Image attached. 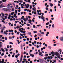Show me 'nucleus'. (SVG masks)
<instances>
[{
    "instance_id": "nucleus-1",
    "label": "nucleus",
    "mask_w": 63,
    "mask_h": 63,
    "mask_svg": "<svg viewBox=\"0 0 63 63\" xmlns=\"http://www.w3.org/2000/svg\"><path fill=\"white\" fill-rule=\"evenodd\" d=\"M22 57H23V56L22 55H21V58L20 59V61L19 63H21V61H22Z\"/></svg>"
},
{
    "instance_id": "nucleus-2",
    "label": "nucleus",
    "mask_w": 63,
    "mask_h": 63,
    "mask_svg": "<svg viewBox=\"0 0 63 63\" xmlns=\"http://www.w3.org/2000/svg\"><path fill=\"white\" fill-rule=\"evenodd\" d=\"M55 55L56 56H58V55H59L60 54H59V53L58 52H56L55 53Z\"/></svg>"
},
{
    "instance_id": "nucleus-3",
    "label": "nucleus",
    "mask_w": 63,
    "mask_h": 63,
    "mask_svg": "<svg viewBox=\"0 0 63 63\" xmlns=\"http://www.w3.org/2000/svg\"><path fill=\"white\" fill-rule=\"evenodd\" d=\"M39 55H41V56H43V55L42 54V53L41 52H40L39 53Z\"/></svg>"
},
{
    "instance_id": "nucleus-4",
    "label": "nucleus",
    "mask_w": 63,
    "mask_h": 63,
    "mask_svg": "<svg viewBox=\"0 0 63 63\" xmlns=\"http://www.w3.org/2000/svg\"><path fill=\"white\" fill-rule=\"evenodd\" d=\"M41 18V19H45V17L44 16V15H42Z\"/></svg>"
},
{
    "instance_id": "nucleus-5",
    "label": "nucleus",
    "mask_w": 63,
    "mask_h": 63,
    "mask_svg": "<svg viewBox=\"0 0 63 63\" xmlns=\"http://www.w3.org/2000/svg\"><path fill=\"white\" fill-rule=\"evenodd\" d=\"M60 40L62 42L63 41V37H61L60 38Z\"/></svg>"
},
{
    "instance_id": "nucleus-6",
    "label": "nucleus",
    "mask_w": 63,
    "mask_h": 63,
    "mask_svg": "<svg viewBox=\"0 0 63 63\" xmlns=\"http://www.w3.org/2000/svg\"><path fill=\"white\" fill-rule=\"evenodd\" d=\"M30 56H32V57H33L34 56V54H30Z\"/></svg>"
},
{
    "instance_id": "nucleus-7",
    "label": "nucleus",
    "mask_w": 63,
    "mask_h": 63,
    "mask_svg": "<svg viewBox=\"0 0 63 63\" xmlns=\"http://www.w3.org/2000/svg\"><path fill=\"white\" fill-rule=\"evenodd\" d=\"M59 50L60 51V54H61V52H62V50L60 49H59Z\"/></svg>"
},
{
    "instance_id": "nucleus-8",
    "label": "nucleus",
    "mask_w": 63,
    "mask_h": 63,
    "mask_svg": "<svg viewBox=\"0 0 63 63\" xmlns=\"http://www.w3.org/2000/svg\"><path fill=\"white\" fill-rule=\"evenodd\" d=\"M57 57L58 58H59L60 59H61V57H60V55H59Z\"/></svg>"
},
{
    "instance_id": "nucleus-9",
    "label": "nucleus",
    "mask_w": 63,
    "mask_h": 63,
    "mask_svg": "<svg viewBox=\"0 0 63 63\" xmlns=\"http://www.w3.org/2000/svg\"><path fill=\"white\" fill-rule=\"evenodd\" d=\"M1 49L2 51H3V52H5V51H4V49H3V48H2Z\"/></svg>"
},
{
    "instance_id": "nucleus-10",
    "label": "nucleus",
    "mask_w": 63,
    "mask_h": 63,
    "mask_svg": "<svg viewBox=\"0 0 63 63\" xmlns=\"http://www.w3.org/2000/svg\"><path fill=\"white\" fill-rule=\"evenodd\" d=\"M38 35V36H40V37H42V35H41V34H40V33H38L37 34Z\"/></svg>"
},
{
    "instance_id": "nucleus-11",
    "label": "nucleus",
    "mask_w": 63,
    "mask_h": 63,
    "mask_svg": "<svg viewBox=\"0 0 63 63\" xmlns=\"http://www.w3.org/2000/svg\"><path fill=\"white\" fill-rule=\"evenodd\" d=\"M18 1L20 3H22V2H23V0H20V1L19 0H18Z\"/></svg>"
},
{
    "instance_id": "nucleus-12",
    "label": "nucleus",
    "mask_w": 63,
    "mask_h": 63,
    "mask_svg": "<svg viewBox=\"0 0 63 63\" xmlns=\"http://www.w3.org/2000/svg\"><path fill=\"white\" fill-rule=\"evenodd\" d=\"M0 29H1V30H4L5 29H4V28H0Z\"/></svg>"
},
{
    "instance_id": "nucleus-13",
    "label": "nucleus",
    "mask_w": 63,
    "mask_h": 63,
    "mask_svg": "<svg viewBox=\"0 0 63 63\" xmlns=\"http://www.w3.org/2000/svg\"><path fill=\"white\" fill-rule=\"evenodd\" d=\"M50 4L51 7H52V6L53 5V4L51 3H50Z\"/></svg>"
},
{
    "instance_id": "nucleus-14",
    "label": "nucleus",
    "mask_w": 63,
    "mask_h": 63,
    "mask_svg": "<svg viewBox=\"0 0 63 63\" xmlns=\"http://www.w3.org/2000/svg\"><path fill=\"white\" fill-rule=\"evenodd\" d=\"M13 7L12 6H9L8 7V9H11V8H13Z\"/></svg>"
},
{
    "instance_id": "nucleus-15",
    "label": "nucleus",
    "mask_w": 63,
    "mask_h": 63,
    "mask_svg": "<svg viewBox=\"0 0 63 63\" xmlns=\"http://www.w3.org/2000/svg\"><path fill=\"white\" fill-rule=\"evenodd\" d=\"M11 16L10 15H9V17H8V19H10V18H11Z\"/></svg>"
},
{
    "instance_id": "nucleus-16",
    "label": "nucleus",
    "mask_w": 63,
    "mask_h": 63,
    "mask_svg": "<svg viewBox=\"0 0 63 63\" xmlns=\"http://www.w3.org/2000/svg\"><path fill=\"white\" fill-rule=\"evenodd\" d=\"M4 33L5 34V35H8V33H7L6 31L4 32Z\"/></svg>"
},
{
    "instance_id": "nucleus-17",
    "label": "nucleus",
    "mask_w": 63,
    "mask_h": 63,
    "mask_svg": "<svg viewBox=\"0 0 63 63\" xmlns=\"http://www.w3.org/2000/svg\"><path fill=\"white\" fill-rule=\"evenodd\" d=\"M49 22H48L47 23H46V25H48V24H49Z\"/></svg>"
},
{
    "instance_id": "nucleus-18",
    "label": "nucleus",
    "mask_w": 63,
    "mask_h": 63,
    "mask_svg": "<svg viewBox=\"0 0 63 63\" xmlns=\"http://www.w3.org/2000/svg\"><path fill=\"white\" fill-rule=\"evenodd\" d=\"M31 34V33L30 32H29L28 33V34L30 35Z\"/></svg>"
},
{
    "instance_id": "nucleus-19",
    "label": "nucleus",
    "mask_w": 63,
    "mask_h": 63,
    "mask_svg": "<svg viewBox=\"0 0 63 63\" xmlns=\"http://www.w3.org/2000/svg\"><path fill=\"white\" fill-rule=\"evenodd\" d=\"M10 10H9V9H7L6 10H4V12H7V11H10Z\"/></svg>"
},
{
    "instance_id": "nucleus-20",
    "label": "nucleus",
    "mask_w": 63,
    "mask_h": 63,
    "mask_svg": "<svg viewBox=\"0 0 63 63\" xmlns=\"http://www.w3.org/2000/svg\"><path fill=\"white\" fill-rule=\"evenodd\" d=\"M39 60H40V62H42V61H43V60H42V59H39Z\"/></svg>"
},
{
    "instance_id": "nucleus-21",
    "label": "nucleus",
    "mask_w": 63,
    "mask_h": 63,
    "mask_svg": "<svg viewBox=\"0 0 63 63\" xmlns=\"http://www.w3.org/2000/svg\"><path fill=\"white\" fill-rule=\"evenodd\" d=\"M32 10H33V11H35V10H36V8L34 7L33 8H32Z\"/></svg>"
},
{
    "instance_id": "nucleus-22",
    "label": "nucleus",
    "mask_w": 63,
    "mask_h": 63,
    "mask_svg": "<svg viewBox=\"0 0 63 63\" xmlns=\"http://www.w3.org/2000/svg\"><path fill=\"white\" fill-rule=\"evenodd\" d=\"M7 0H2V1L3 2H6Z\"/></svg>"
},
{
    "instance_id": "nucleus-23",
    "label": "nucleus",
    "mask_w": 63,
    "mask_h": 63,
    "mask_svg": "<svg viewBox=\"0 0 63 63\" xmlns=\"http://www.w3.org/2000/svg\"><path fill=\"white\" fill-rule=\"evenodd\" d=\"M15 12V13L16 14H17V10H16Z\"/></svg>"
},
{
    "instance_id": "nucleus-24",
    "label": "nucleus",
    "mask_w": 63,
    "mask_h": 63,
    "mask_svg": "<svg viewBox=\"0 0 63 63\" xmlns=\"http://www.w3.org/2000/svg\"><path fill=\"white\" fill-rule=\"evenodd\" d=\"M23 20L25 21H26V18H23Z\"/></svg>"
},
{
    "instance_id": "nucleus-25",
    "label": "nucleus",
    "mask_w": 63,
    "mask_h": 63,
    "mask_svg": "<svg viewBox=\"0 0 63 63\" xmlns=\"http://www.w3.org/2000/svg\"><path fill=\"white\" fill-rule=\"evenodd\" d=\"M3 5V4H1L0 5V8H2V5Z\"/></svg>"
},
{
    "instance_id": "nucleus-26",
    "label": "nucleus",
    "mask_w": 63,
    "mask_h": 63,
    "mask_svg": "<svg viewBox=\"0 0 63 63\" xmlns=\"http://www.w3.org/2000/svg\"><path fill=\"white\" fill-rule=\"evenodd\" d=\"M30 10H31V9H32V5H30Z\"/></svg>"
},
{
    "instance_id": "nucleus-27",
    "label": "nucleus",
    "mask_w": 63,
    "mask_h": 63,
    "mask_svg": "<svg viewBox=\"0 0 63 63\" xmlns=\"http://www.w3.org/2000/svg\"><path fill=\"white\" fill-rule=\"evenodd\" d=\"M48 48H49L50 49H51V47L50 46H48Z\"/></svg>"
},
{
    "instance_id": "nucleus-28",
    "label": "nucleus",
    "mask_w": 63,
    "mask_h": 63,
    "mask_svg": "<svg viewBox=\"0 0 63 63\" xmlns=\"http://www.w3.org/2000/svg\"><path fill=\"white\" fill-rule=\"evenodd\" d=\"M52 27L53 28H54V24H53L52 25Z\"/></svg>"
},
{
    "instance_id": "nucleus-29",
    "label": "nucleus",
    "mask_w": 63,
    "mask_h": 63,
    "mask_svg": "<svg viewBox=\"0 0 63 63\" xmlns=\"http://www.w3.org/2000/svg\"><path fill=\"white\" fill-rule=\"evenodd\" d=\"M33 32L34 33H37V31L36 32L35 31H34Z\"/></svg>"
},
{
    "instance_id": "nucleus-30",
    "label": "nucleus",
    "mask_w": 63,
    "mask_h": 63,
    "mask_svg": "<svg viewBox=\"0 0 63 63\" xmlns=\"http://www.w3.org/2000/svg\"><path fill=\"white\" fill-rule=\"evenodd\" d=\"M23 18H24V16H22V17H21V19H23Z\"/></svg>"
},
{
    "instance_id": "nucleus-31",
    "label": "nucleus",
    "mask_w": 63,
    "mask_h": 63,
    "mask_svg": "<svg viewBox=\"0 0 63 63\" xmlns=\"http://www.w3.org/2000/svg\"><path fill=\"white\" fill-rule=\"evenodd\" d=\"M14 17H15V16H16V14H14Z\"/></svg>"
},
{
    "instance_id": "nucleus-32",
    "label": "nucleus",
    "mask_w": 63,
    "mask_h": 63,
    "mask_svg": "<svg viewBox=\"0 0 63 63\" xmlns=\"http://www.w3.org/2000/svg\"><path fill=\"white\" fill-rule=\"evenodd\" d=\"M2 47V44H0V48H1V47Z\"/></svg>"
},
{
    "instance_id": "nucleus-33",
    "label": "nucleus",
    "mask_w": 63,
    "mask_h": 63,
    "mask_svg": "<svg viewBox=\"0 0 63 63\" xmlns=\"http://www.w3.org/2000/svg\"><path fill=\"white\" fill-rule=\"evenodd\" d=\"M13 48L10 49L9 50L10 51H11V50H13Z\"/></svg>"
},
{
    "instance_id": "nucleus-34",
    "label": "nucleus",
    "mask_w": 63,
    "mask_h": 63,
    "mask_svg": "<svg viewBox=\"0 0 63 63\" xmlns=\"http://www.w3.org/2000/svg\"><path fill=\"white\" fill-rule=\"evenodd\" d=\"M41 34H45V33L44 32H41Z\"/></svg>"
},
{
    "instance_id": "nucleus-35",
    "label": "nucleus",
    "mask_w": 63,
    "mask_h": 63,
    "mask_svg": "<svg viewBox=\"0 0 63 63\" xmlns=\"http://www.w3.org/2000/svg\"><path fill=\"white\" fill-rule=\"evenodd\" d=\"M9 44H12V45H13V42H10L9 43Z\"/></svg>"
},
{
    "instance_id": "nucleus-36",
    "label": "nucleus",
    "mask_w": 63,
    "mask_h": 63,
    "mask_svg": "<svg viewBox=\"0 0 63 63\" xmlns=\"http://www.w3.org/2000/svg\"><path fill=\"white\" fill-rule=\"evenodd\" d=\"M9 38L10 39H12V37L10 36L9 37Z\"/></svg>"
},
{
    "instance_id": "nucleus-37",
    "label": "nucleus",
    "mask_w": 63,
    "mask_h": 63,
    "mask_svg": "<svg viewBox=\"0 0 63 63\" xmlns=\"http://www.w3.org/2000/svg\"><path fill=\"white\" fill-rule=\"evenodd\" d=\"M4 39L5 40H7V37H5L4 38Z\"/></svg>"
},
{
    "instance_id": "nucleus-38",
    "label": "nucleus",
    "mask_w": 63,
    "mask_h": 63,
    "mask_svg": "<svg viewBox=\"0 0 63 63\" xmlns=\"http://www.w3.org/2000/svg\"><path fill=\"white\" fill-rule=\"evenodd\" d=\"M37 35L35 34V35H34V38H35V37H37Z\"/></svg>"
},
{
    "instance_id": "nucleus-39",
    "label": "nucleus",
    "mask_w": 63,
    "mask_h": 63,
    "mask_svg": "<svg viewBox=\"0 0 63 63\" xmlns=\"http://www.w3.org/2000/svg\"><path fill=\"white\" fill-rule=\"evenodd\" d=\"M41 26V25H37V26H38V27H39V26Z\"/></svg>"
},
{
    "instance_id": "nucleus-40",
    "label": "nucleus",
    "mask_w": 63,
    "mask_h": 63,
    "mask_svg": "<svg viewBox=\"0 0 63 63\" xmlns=\"http://www.w3.org/2000/svg\"><path fill=\"white\" fill-rule=\"evenodd\" d=\"M27 25V26H30V24H28L27 25Z\"/></svg>"
},
{
    "instance_id": "nucleus-41",
    "label": "nucleus",
    "mask_w": 63,
    "mask_h": 63,
    "mask_svg": "<svg viewBox=\"0 0 63 63\" xmlns=\"http://www.w3.org/2000/svg\"><path fill=\"white\" fill-rule=\"evenodd\" d=\"M48 54H45V56H48Z\"/></svg>"
},
{
    "instance_id": "nucleus-42",
    "label": "nucleus",
    "mask_w": 63,
    "mask_h": 63,
    "mask_svg": "<svg viewBox=\"0 0 63 63\" xmlns=\"http://www.w3.org/2000/svg\"><path fill=\"white\" fill-rule=\"evenodd\" d=\"M56 60H54V62H55V63H56Z\"/></svg>"
},
{
    "instance_id": "nucleus-43",
    "label": "nucleus",
    "mask_w": 63,
    "mask_h": 63,
    "mask_svg": "<svg viewBox=\"0 0 63 63\" xmlns=\"http://www.w3.org/2000/svg\"><path fill=\"white\" fill-rule=\"evenodd\" d=\"M15 57L16 58H17L18 57V56L17 55H15Z\"/></svg>"
},
{
    "instance_id": "nucleus-44",
    "label": "nucleus",
    "mask_w": 63,
    "mask_h": 63,
    "mask_svg": "<svg viewBox=\"0 0 63 63\" xmlns=\"http://www.w3.org/2000/svg\"><path fill=\"white\" fill-rule=\"evenodd\" d=\"M19 33L20 32H17V35H19Z\"/></svg>"
},
{
    "instance_id": "nucleus-45",
    "label": "nucleus",
    "mask_w": 63,
    "mask_h": 63,
    "mask_svg": "<svg viewBox=\"0 0 63 63\" xmlns=\"http://www.w3.org/2000/svg\"><path fill=\"white\" fill-rule=\"evenodd\" d=\"M28 21H29L30 22H32V20H30V19H29L28 20Z\"/></svg>"
},
{
    "instance_id": "nucleus-46",
    "label": "nucleus",
    "mask_w": 63,
    "mask_h": 63,
    "mask_svg": "<svg viewBox=\"0 0 63 63\" xmlns=\"http://www.w3.org/2000/svg\"><path fill=\"white\" fill-rule=\"evenodd\" d=\"M49 34V32H47V34Z\"/></svg>"
},
{
    "instance_id": "nucleus-47",
    "label": "nucleus",
    "mask_w": 63,
    "mask_h": 63,
    "mask_svg": "<svg viewBox=\"0 0 63 63\" xmlns=\"http://www.w3.org/2000/svg\"><path fill=\"white\" fill-rule=\"evenodd\" d=\"M17 62H18V63H19V62H20L19 61V60H17Z\"/></svg>"
},
{
    "instance_id": "nucleus-48",
    "label": "nucleus",
    "mask_w": 63,
    "mask_h": 63,
    "mask_svg": "<svg viewBox=\"0 0 63 63\" xmlns=\"http://www.w3.org/2000/svg\"><path fill=\"white\" fill-rule=\"evenodd\" d=\"M4 55V53H2L1 55V56H3Z\"/></svg>"
},
{
    "instance_id": "nucleus-49",
    "label": "nucleus",
    "mask_w": 63,
    "mask_h": 63,
    "mask_svg": "<svg viewBox=\"0 0 63 63\" xmlns=\"http://www.w3.org/2000/svg\"><path fill=\"white\" fill-rule=\"evenodd\" d=\"M46 11H47V10H48V8H46Z\"/></svg>"
},
{
    "instance_id": "nucleus-50",
    "label": "nucleus",
    "mask_w": 63,
    "mask_h": 63,
    "mask_svg": "<svg viewBox=\"0 0 63 63\" xmlns=\"http://www.w3.org/2000/svg\"><path fill=\"white\" fill-rule=\"evenodd\" d=\"M23 46L22 45L21 46V49H22V47H23Z\"/></svg>"
},
{
    "instance_id": "nucleus-51",
    "label": "nucleus",
    "mask_w": 63,
    "mask_h": 63,
    "mask_svg": "<svg viewBox=\"0 0 63 63\" xmlns=\"http://www.w3.org/2000/svg\"><path fill=\"white\" fill-rule=\"evenodd\" d=\"M30 60H30V59H28V61H30Z\"/></svg>"
},
{
    "instance_id": "nucleus-52",
    "label": "nucleus",
    "mask_w": 63,
    "mask_h": 63,
    "mask_svg": "<svg viewBox=\"0 0 63 63\" xmlns=\"http://www.w3.org/2000/svg\"><path fill=\"white\" fill-rule=\"evenodd\" d=\"M17 9H18V7H16L15 8V10H16Z\"/></svg>"
},
{
    "instance_id": "nucleus-53",
    "label": "nucleus",
    "mask_w": 63,
    "mask_h": 63,
    "mask_svg": "<svg viewBox=\"0 0 63 63\" xmlns=\"http://www.w3.org/2000/svg\"><path fill=\"white\" fill-rule=\"evenodd\" d=\"M10 6V4H8L7 5V7H9Z\"/></svg>"
},
{
    "instance_id": "nucleus-54",
    "label": "nucleus",
    "mask_w": 63,
    "mask_h": 63,
    "mask_svg": "<svg viewBox=\"0 0 63 63\" xmlns=\"http://www.w3.org/2000/svg\"><path fill=\"white\" fill-rule=\"evenodd\" d=\"M46 20H47V21H48V18H46Z\"/></svg>"
},
{
    "instance_id": "nucleus-55",
    "label": "nucleus",
    "mask_w": 63,
    "mask_h": 63,
    "mask_svg": "<svg viewBox=\"0 0 63 63\" xmlns=\"http://www.w3.org/2000/svg\"><path fill=\"white\" fill-rule=\"evenodd\" d=\"M36 47L37 48H39V46H38V45H37L36 46Z\"/></svg>"
},
{
    "instance_id": "nucleus-56",
    "label": "nucleus",
    "mask_w": 63,
    "mask_h": 63,
    "mask_svg": "<svg viewBox=\"0 0 63 63\" xmlns=\"http://www.w3.org/2000/svg\"><path fill=\"white\" fill-rule=\"evenodd\" d=\"M26 52H24L23 54H26Z\"/></svg>"
},
{
    "instance_id": "nucleus-57",
    "label": "nucleus",
    "mask_w": 63,
    "mask_h": 63,
    "mask_svg": "<svg viewBox=\"0 0 63 63\" xmlns=\"http://www.w3.org/2000/svg\"><path fill=\"white\" fill-rule=\"evenodd\" d=\"M2 61H3V62H4V59H2Z\"/></svg>"
},
{
    "instance_id": "nucleus-58",
    "label": "nucleus",
    "mask_w": 63,
    "mask_h": 63,
    "mask_svg": "<svg viewBox=\"0 0 63 63\" xmlns=\"http://www.w3.org/2000/svg\"><path fill=\"white\" fill-rule=\"evenodd\" d=\"M7 47L8 48H9V45H7Z\"/></svg>"
},
{
    "instance_id": "nucleus-59",
    "label": "nucleus",
    "mask_w": 63,
    "mask_h": 63,
    "mask_svg": "<svg viewBox=\"0 0 63 63\" xmlns=\"http://www.w3.org/2000/svg\"><path fill=\"white\" fill-rule=\"evenodd\" d=\"M1 39L2 40H4V37H2Z\"/></svg>"
},
{
    "instance_id": "nucleus-60",
    "label": "nucleus",
    "mask_w": 63,
    "mask_h": 63,
    "mask_svg": "<svg viewBox=\"0 0 63 63\" xmlns=\"http://www.w3.org/2000/svg\"><path fill=\"white\" fill-rule=\"evenodd\" d=\"M34 43H35V44H36L37 42L36 41H34Z\"/></svg>"
},
{
    "instance_id": "nucleus-61",
    "label": "nucleus",
    "mask_w": 63,
    "mask_h": 63,
    "mask_svg": "<svg viewBox=\"0 0 63 63\" xmlns=\"http://www.w3.org/2000/svg\"><path fill=\"white\" fill-rule=\"evenodd\" d=\"M23 12H21V15H22L23 14Z\"/></svg>"
},
{
    "instance_id": "nucleus-62",
    "label": "nucleus",
    "mask_w": 63,
    "mask_h": 63,
    "mask_svg": "<svg viewBox=\"0 0 63 63\" xmlns=\"http://www.w3.org/2000/svg\"><path fill=\"white\" fill-rule=\"evenodd\" d=\"M49 22H50V23H52V21H51V20H50V21Z\"/></svg>"
},
{
    "instance_id": "nucleus-63",
    "label": "nucleus",
    "mask_w": 63,
    "mask_h": 63,
    "mask_svg": "<svg viewBox=\"0 0 63 63\" xmlns=\"http://www.w3.org/2000/svg\"><path fill=\"white\" fill-rule=\"evenodd\" d=\"M5 15V14H2V16H4Z\"/></svg>"
},
{
    "instance_id": "nucleus-64",
    "label": "nucleus",
    "mask_w": 63,
    "mask_h": 63,
    "mask_svg": "<svg viewBox=\"0 0 63 63\" xmlns=\"http://www.w3.org/2000/svg\"><path fill=\"white\" fill-rule=\"evenodd\" d=\"M22 63H24V62H25V61H22Z\"/></svg>"
}]
</instances>
